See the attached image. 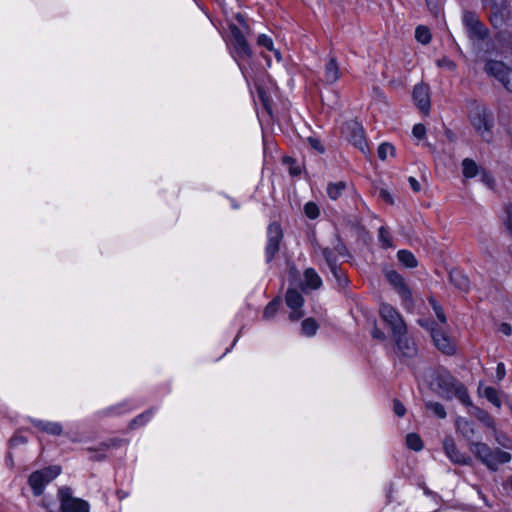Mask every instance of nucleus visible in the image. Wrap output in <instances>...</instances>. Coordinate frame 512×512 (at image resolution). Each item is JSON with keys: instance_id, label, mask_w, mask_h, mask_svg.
Wrapping results in <instances>:
<instances>
[{"instance_id": "28", "label": "nucleus", "mask_w": 512, "mask_h": 512, "mask_svg": "<svg viewBox=\"0 0 512 512\" xmlns=\"http://www.w3.org/2000/svg\"><path fill=\"white\" fill-rule=\"evenodd\" d=\"M318 324L313 318H306L301 324L302 334L308 337L314 336L318 330Z\"/></svg>"}, {"instance_id": "44", "label": "nucleus", "mask_w": 512, "mask_h": 512, "mask_svg": "<svg viewBox=\"0 0 512 512\" xmlns=\"http://www.w3.org/2000/svg\"><path fill=\"white\" fill-rule=\"evenodd\" d=\"M151 415H152V412L151 411H147L141 415H139L138 417H136L133 421H132V425L133 426H136V425H143L146 421H148L150 418H151Z\"/></svg>"}, {"instance_id": "61", "label": "nucleus", "mask_w": 512, "mask_h": 512, "mask_svg": "<svg viewBox=\"0 0 512 512\" xmlns=\"http://www.w3.org/2000/svg\"><path fill=\"white\" fill-rule=\"evenodd\" d=\"M298 173H299V171L296 169L291 170V174H293V175H297Z\"/></svg>"}, {"instance_id": "62", "label": "nucleus", "mask_w": 512, "mask_h": 512, "mask_svg": "<svg viewBox=\"0 0 512 512\" xmlns=\"http://www.w3.org/2000/svg\"><path fill=\"white\" fill-rule=\"evenodd\" d=\"M259 94H260L261 99L264 101L263 93L261 90H259Z\"/></svg>"}, {"instance_id": "16", "label": "nucleus", "mask_w": 512, "mask_h": 512, "mask_svg": "<svg viewBox=\"0 0 512 512\" xmlns=\"http://www.w3.org/2000/svg\"><path fill=\"white\" fill-rule=\"evenodd\" d=\"M341 76L339 64L335 57H330L324 67V82L327 84L336 83Z\"/></svg>"}, {"instance_id": "46", "label": "nucleus", "mask_w": 512, "mask_h": 512, "mask_svg": "<svg viewBox=\"0 0 512 512\" xmlns=\"http://www.w3.org/2000/svg\"><path fill=\"white\" fill-rule=\"evenodd\" d=\"M393 410L394 413L399 417L404 416L406 413L405 406L399 400H394Z\"/></svg>"}, {"instance_id": "58", "label": "nucleus", "mask_w": 512, "mask_h": 512, "mask_svg": "<svg viewBox=\"0 0 512 512\" xmlns=\"http://www.w3.org/2000/svg\"><path fill=\"white\" fill-rule=\"evenodd\" d=\"M426 1H427V5L430 7L431 10H434V11L438 10L437 5H433L432 0H426Z\"/></svg>"}, {"instance_id": "9", "label": "nucleus", "mask_w": 512, "mask_h": 512, "mask_svg": "<svg viewBox=\"0 0 512 512\" xmlns=\"http://www.w3.org/2000/svg\"><path fill=\"white\" fill-rule=\"evenodd\" d=\"M285 301L287 306L291 309L289 313V319L291 321H297L304 316L302 311L304 298L299 291L289 288L286 292Z\"/></svg>"}, {"instance_id": "53", "label": "nucleus", "mask_w": 512, "mask_h": 512, "mask_svg": "<svg viewBox=\"0 0 512 512\" xmlns=\"http://www.w3.org/2000/svg\"><path fill=\"white\" fill-rule=\"evenodd\" d=\"M504 213L506 214V224H512V204H508L504 207Z\"/></svg>"}, {"instance_id": "18", "label": "nucleus", "mask_w": 512, "mask_h": 512, "mask_svg": "<svg viewBox=\"0 0 512 512\" xmlns=\"http://www.w3.org/2000/svg\"><path fill=\"white\" fill-rule=\"evenodd\" d=\"M485 5L491 4L490 21L493 27L500 29L505 24L504 10L493 2V0H484Z\"/></svg>"}, {"instance_id": "24", "label": "nucleus", "mask_w": 512, "mask_h": 512, "mask_svg": "<svg viewBox=\"0 0 512 512\" xmlns=\"http://www.w3.org/2000/svg\"><path fill=\"white\" fill-rule=\"evenodd\" d=\"M462 173L465 178H473L480 173V168L474 160L465 158L462 161Z\"/></svg>"}, {"instance_id": "48", "label": "nucleus", "mask_w": 512, "mask_h": 512, "mask_svg": "<svg viewBox=\"0 0 512 512\" xmlns=\"http://www.w3.org/2000/svg\"><path fill=\"white\" fill-rule=\"evenodd\" d=\"M308 143L311 146V148L318 151L319 153L324 152V147L322 146V144L320 143V141L318 139L310 137V138H308Z\"/></svg>"}, {"instance_id": "19", "label": "nucleus", "mask_w": 512, "mask_h": 512, "mask_svg": "<svg viewBox=\"0 0 512 512\" xmlns=\"http://www.w3.org/2000/svg\"><path fill=\"white\" fill-rule=\"evenodd\" d=\"M33 425L39 430L53 435L60 436L63 433V427L58 422L44 421V420H32Z\"/></svg>"}, {"instance_id": "45", "label": "nucleus", "mask_w": 512, "mask_h": 512, "mask_svg": "<svg viewBox=\"0 0 512 512\" xmlns=\"http://www.w3.org/2000/svg\"><path fill=\"white\" fill-rule=\"evenodd\" d=\"M378 197H379V199H381L382 201H384L388 204H393V197L387 189H384V188L380 189L379 193H378Z\"/></svg>"}, {"instance_id": "3", "label": "nucleus", "mask_w": 512, "mask_h": 512, "mask_svg": "<svg viewBox=\"0 0 512 512\" xmlns=\"http://www.w3.org/2000/svg\"><path fill=\"white\" fill-rule=\"evenodd\" d=\"M61 472L60 466H50L33 472L29 477V484L35 495H40L46 484L55 479Z\"/></svg>"}, {"instance_id": "51", "label": "nucleus", "mask_w": 512, "mask_h": 512, "mask_svg": "<svg viewBox=\"0 0 512 512\" xmlns=\"http://www.w3.org/2000/svg\"><path fill=\"white\" fill-rule=\"evenodd\" d=\"M481 177H482V181L490 188L493 187L494 185V180L493 178L491 177V175H489L488 173H486L485 171H482L481 172Z\"/></svg>"}, {"instance_id": "12", "label": "nucleus", "mask_w": 512, "mask_h": 512, "mask_svg": "<svg viewBox=\"0 0 512 512\" xmlns=\"http://www.w3.org/2000/svg\"><path fill=\"white\" fill-rule=\"evenodd\" d=\"M431 336L437 348L445 354H453L455 346L443 329L431 327Z\"/></svg>"}, {"instance_id": "47", "label": "nucleus", "mask_w": 512, "mask_h": 512, "mask_svg": "<svg viewBox=\"0 0 512 512\" xmlns=\"http://www.w3.org/2000/svg\"><path fill=\"white\" fill-rule=\"evenodd\" d=\"M412 133H413L414 137H416L418 139H422L426 133V129H425L424 125L416 124L413 127Z\"/></svg>"}, {"instance_id": "38", "label": "nucleus", "mask_w": 512, "mask_h": 512, "mask_svg": "<svg viewBox=\"0 0 512 512\" xmlns=\"http://www.w3.org/2000/svg\"><path fill=\"white\" fill-rule=\"evenodd\" d=\"M257 44L268 51L274 50V43L271 37L266 34H260L257 38Z\"/></svg>"}, {"instance_id": "31", "label": "nucleus", "mask_w": 512, "mask_h": 512, "mask_svg": "<svg viewBox=\"0 0 512 512\" xmlns=\"http://www.w3.org/2000/svg\"><path fill=\"white\" fill-rule=\"evenodd\" d=\"M484 396L486 397V399L492 403L494 406H496L497 408H500L502 403H501V400L499 398V395H498V391L493 388V387H486L484 389Z\"/></svg>"}, {"instance_id": "37", "label": "nucleus", "mask_w": 512, "mask_h": 512, "mask_svg": "<svg viewBox=\"0 0 512 512\" xmlns=\"http://www.w3.org/2000/svg\"><path fill=\"white\" fill-rule=\"evenodd\" d=\"M426 408L432 411L437 417L444 419L446 417V411L444 406L439 402H427Z\"/></svg>"}, {"instance_id": "25", "label": "nucleus", "mask_w": 512, "mask_h": 512, "mask_svg": "<svg viewBox=\"0 0 512 512\" xmlns=\"http://www.w3.org/2000/svg\"><path fill=\"white\" fill-rule=\"evenodd\" d=\"M472 414L485 426L494 429L495 428V421L493 417L485 410L474 407Z\"/></svg>"}, {"instance_id": "54", "label": "nucleus", "mask_w": 512, "mask_h": 512, "mask_svg": "<svg viewBox=\"0 0 512 512\" xmlns=\"http://www.w3.org/2000/svg\"><path fill=\"white\" fill-rule=\"evenodd\" d=\"M372 336H373V338H376V339H379V340H384L385 339L384 332H382L377 327H374V329L372 330Z\"/></svg>"}, {"instance_id": "15", "label": "nucleus", "mask_w": 512, "mask_h": 512, "mask_svg": "<svg viewBox=\"0 0 512 512\" xmlns=\"http://www.w3.org/2000/svg\"><path fill=\"white\" fill-rule=\"evenodd\" d=\"M413 99L419 109L428 112L430 109L429 88L425 84H418L413 90Z\"/></svg>"}, {"instance_id": "7", "label": "nucleus", "mask_w": 512, "mask_h": 512, "mask_svg": "<svg viewBox=\"0 0 512 512\" xmlns=\"http://www.w3.org/2000/svg\"><path fill=\"white\" fill-rule=\"evenodd\" d=\"M61 500V512H88L89 505L86 501L72 497L71 489L64 487L59 490Z\"/></svg>"}, {"instance_id": "6", "label": "nucleus", "mask_w": 512, "mask_h": 512, "mask_svg": "<svg viewBox=\"0 0 512 512\" xmlns=\"http://www.w3.org/2000/svg\"><path fill=\"white\" fill-rule=\"evenodd\" d=\"M485 72L500 81L507 90H512V71L503 62L489 60L484 67Z\"/></svg>"}, {"instance_id": "50", "label": "nucleus", "mask_w": 512, "mask_h": 512, "mask_svg": "<svg viewBox=\"0 0 512 512\" xmlns=\"http://www.w3.org/2000/svg\"><path fill=\"white\" fill-rule=\"evenodd\" d=\"M408 182L414 192H419L421 190V185L415 177L410 176L408 178Z\"/></svg>"}, {"instance_id": "35", "label": "nucleus", "mask_w": 512, "mask_h": 512, "mask_svg": "<svg viewBox=\"0 0 512 512\" xmlns=\"http://www.w3.org/2000/svg\"><path fill=\"white\" fill-rule=\"evenodd\" d=\"M406 443H407V446L414 451H420L423 448V443H422L421 438L417 434H414V433L408 434L406 436Z\"/></svg>"}, {"instance_id": "55", "label": "nucleus", "mask_w": 512, "mask_h": 512, "mask_svg": "<svg viewBox=\"0 0 512 512\" xmlns=\"http://www.w3.org/2000/svg\"><path fill=\"white\" fill-rule=\"evenodd\" d=\"M500 331L505 335L509 336L512 332L511 326L507 323H502L500 325Z\"/></svg>"}, {"instance_id": "39", "label": "nucleus", "mask_w": 512, "mask_h": 512, "mask_svg": "<svg viewBox=\"0 0 512 512\" xmlns=\"http://www.w3.org/2000/svg\"><path fill=\"white\" fill-rule=\"evenodd\" d=\"M429 303L431 304L435 315L440 323L445 324L446 323V316L442 310V307L434 300L433 298L429 299Z\"/></svg>"}, {"instance_id": "29", "label": "nucleus", "mask_w": 512, "mask_h": 512, "mask_svg": "<svg viewBox=\"0 0 512 512\" xmlns=\"http://www.w3.org/2000/svg\"><path fill=\"white\" fill-rule=\"evenodd\" d=\"M322 255H323L328 267L330 268V271L333 274V276H337L338 266H337V260H336V257L334 256V254L330 250L325 248L322 250Z\"/></svg>"}, {"instance_id": "57", "label": "nucleus", "mask_w": 512, "mask_h": 512, "mask_svg": "<svg viewBox=\"0 0 512 512\" xmlns=\"http://www.w3.org/2000/svg\"><path fill=\"white\" fill-rule=\"evenodd\" d=\"M438 65L439 66L447 65L449 68H453L454 67V64L451 61H449V60L438 61Z\"/></svg>"}, {"instance_id": "5", "label": "nucleus", "mask_w": 512, "mask_h": 512, "mask_svg": "<svg viewBox=\"0 0 512 512\" xmlns=\"http://www.w3.org/2000/svg\"><path fill=\"white\" fill-rule=\"evenodd\" d=\"M379 312L382 319L390 326L393 336L406 334V325L401 315L391 305L382 304Z\"/></svg>"}, {"instance_id": "64", "label": "nucleus", "mask_w": 512, "mask_h": 512, "mask_svg": "<svg viewBox=\"0 0 512 512\" xmlns=\"http://www.w3.org/2000/svg\"><path fill=\"white\" fill-rule=\"evenodd\" d=\"M509 231L510 233H512V226H509Z\"/></svg>"}, {"instance_id": "26", "label": "nucleus", "mask_w": 512, "mask_h": 512, "mask_svg": "<svg viewBox=\"0 0 512 512\" xmlns=\"http://www.w3.org/2000/svg\"><path fill=\"white\" fill-rule=\"evenodd\" d=\"M397 258L407 268H415L418 265L417 259L408 250H399Z\"/></svg>"}, {"instance_id": "22", "label": "nucleus", "mask_w": 512, "mask_h": 512, "mask_svg": "<svg viewBox=\"0 0 512 512\" xmlns=\"http://www.w3.org/2000/svg\"><path fill=\"white\" fill-rule=\"evenodd\" d=\"M469 450L475 455L477 459H479L482 463L488 457V454L491 453L492 448H490L487 444L477 441H471L469 443Z\"/></svg>"}, {"instance_id": "4", "label": "nucleus", "mask_w": 512, "mask_h": 512, "mask_svg": "<svg viewBox=\"0 0 512 512\" xmlns=\"http://www.w3.org/2000/svg\"><path fill=\"white\" fill-rule=\"evenodd\" d=\"M231 45L234 57L237 61L252 57V50L248 45L243 32L236 25L230 26Z\"/></svg>"}, {"instance_id": "36", "label": "nucleus", "mask_w": 512, "mask_h": 512, "mask_svg": "<svg viewBox=\"0 0 512 512\" xmlns=\"http://www.w3.org/2000/svg\"><path fill=\"white\" fill-rule=\"evenodd\" d=\"M304 213L310 220H315L320 215V208L314 202H307L304 205Z\"/></svg>"}, {"instance_id": "63", "label": "nucleus", "mask_w": 512, "mask_h": 512, "mask_svg": "<svg viewBox=\"0 0 512 512\" xmlns=\"http://www.w3.org/2000/svg\"><path fill=\"white\" fill-rule=\"evenodd\" d=\"M16 441H18V439H17V438H14V439H12V440H11V442H12L13 444H14Z\"/></svg>"}, {"instance_id": "40", "label": "nucleus", "mask_w": 512, "mask_h": 512, "mask_svg": "<svg viewBox=\"0 0 512 512\" xmlns=\"http://www.w3.org/2000/svg\"><path fill=\"white\" fill-rule=\"evenodd\" d=\"M429 303L431 304L435 315L440 323L445 324L446 323V316L442 310V307L434 300L433 298L429 299Z\"/></svg>"}, {"instance_id": "43", "label": "nucleus", "mask_w": 512, "mask_h": 512, "mask_svg": "<svg viewBox=\"0 0 512 512\" xmlns=\"http://www.w3.org/2000/svg\"><path fill=\"white\" fill-rule=\"evenodd\" d=\"M279 250V243L273 242L272 240L268 241L267 247H266V253H267V260L270 261L273 256L278 252Z\"/></svg>"}, {"instance_id": "34", "label": "nucleus", "mask_w": 512, "mask_h": 512, "mask_svg": "<svg viewBox=\"0 0 512 512\" xmlns=\"http://www.w3.org/2000/svg\"><path fill=\"white\" fill-rule=\"evenodd\" d=\"M280 306V300L274 299L271 302L268 303V305L265 307L263 312V318L264 319H271L275 316Z\"/></svg>"}, {"instance_id": "59", "label": "nucleus", "mask_w": 512, "mask_h": 512, "mask_svg": "<svg viewBox=\"0 0 512 512\" xmlns=\"http://www.w3.org/2000/svg\"><path fill=\"white\" fill-rule=\"evenodd\" d=\"M105 458L104 454H96L95 456H92L93 460H102Z\"/></svg>"}, {"instance_id": "2", "label": "nucleus", "mask_w": 512, "mask_h": 512, "mask_svg": "<svg viewBox=\"0 0 512 512\" xmlns=\"http://www.w3.org/2000/svg\"><path fill=\"white\" fill-rule=\"evenodd\" d=\"M470 122L482 139L487 142L491 140L493 120L484 106L476 105L473 108L470 113Z\"/></svg>"}, {"instance_id": "1", "label": "nucleus", "mask_w": 512, "mask_h": 512, "mask_svg": "<svg viewBox=\"0 0 512 512\" xmlns=\"http://www.w3.org/2000/svg\"><path fill=\"white\" fill-rule=\"evenodd\" d=\"M435 384L441 397L450 400L457 398L462 404L471 406L472 402L465 386L453 377L448 371L437 373Z\"/></svg>"}, {"instance_id": "17", "label": "nucleus", "mask_w": 512, "mask_h": 512, "mask_svg": "<svg viewBox=\"0 0 512 512\" xmlns=\"http://www.w3.org/2000/svg\"><path fill=\"white\" fill-rule=\"evenodd\" d=\"M398 348V351L404 357H412L416 354L415 344L410 341L405 335H395L393 336Z\"/></svg>"}, {"instance_id": "52", "label": "nucleus", "mask_w": 512, "mask_h": 512, "mask_svg": "<svg viewBox=\"0 0 512 512\" xmlns=\"http://www.w3.org/2000/svg\"><path fill=\"white\" fill-rule=\"evenodd\" d=\"M496 375L499 380H502L506 375L505 365L501 362L497 364Z\"/></svg>"}, {"instance_id": "42", "label": "nucleus", "mask_w": 512, "mask_h": 512, "mask_svg": "<svg viewBox=\"0 0 512 512\" xmlns=\"http://www.w3.org/2000/svg\"><path fill=\"white\" fill-rule=\"evenodd\" d=\"M269 240L273 239V242H280L282 238V231L280 226H269L268 229Z\"/></svg>"}, {"instance_id": "13", "label": "nucleus", "mask_w": 512, "mask_h": 512, "mask_svg": "<svg viewBox=\"0 0 512 512\" xmlns=\"http://www.w3.org/2000/svg\"><path fill=\"white\" fill-rule=\"evenodd\" d=\"M444 451L447 457L456 464L469 465L471 464V458L465 456L458 451L452 438H446L443 443Z\"/></svg>"}, {"instance_id": "14", "label": "nucleus", "mask_w": 512, "mask_h": 512, "mask_svg": "<svg viewBox=\"0 0 512 512\" xmlns=\"http://www.w3.org/2000/svg\"><path fill=\"white\" fill-rule=\"evenodd\" d=\"M510 460V453L496 448L491 450V453L488 454V457L483 464H485L490 470L496 471L500 464L508 463Z\"/></svg>"}, {"instance_id": "11", "label": "nucleus", "mask_w": 512, "mask_h": 512, "mask_svg": "<svg viewBox=\"0 0 512 512\" xmlns=\"http://www.w3.org/2000/svg\"><path fill=\"white\" fill-rule=\"evenodd\" d=\"M346 129L348 138L352 142V144L356 148H358L363 154H367L369 152V148L366 142L362 126L358 122L352 121L348 123Z\"/></svg>"}, {"instance_id": "56", "label": "nucleus", "mask_w": 512, "mask_h": 512, "mask_svg": "<svg viewBox=\"0 0 512 512\" xmlns=\"http://www.w3.org/2000/svg\"><path fill=\"white\" fill-rule=\"evenodd\" d=\"M270 52H272V53H273V55H274V57H275V59H276V61H277V62H280V61L282 60L281 53H280V51H279L278 49H276V48L274 47V50H271Z\"/></svg>"}, {"instance_id": "32", "label": "nucleus", "mask_w": 512, "mask_h": 512, "mask_svg": "<svg viewBox=\"0 0 512 512\" xmlns=\"http://www.w3.org/2000/svg\"><path fill=\"white\" fill-rule=\"evenodd\" d=\"M415 38L422 44H428L431 40L430 30L426 26H418L415 30Z\"/></svg>"}, {"instance_id": "60", "label": "nucleus", "mask_w": 512, "mask_h": 512, "mask_svg": "<svg viewBox=\"0 0 512 512\" xmlns=\"http://www.w3.org/2000/svg\"><path fill=\"white\" fill-rule=\"evenodd\" d=\"M262 56L266 59L268 66H270V58H268L265 54H262Z\"/></svg>"}, {"instance_id": "8", "label": "nucleus", "mask_w": 512, "mask_h": 512, "mask_svg": "<svg viewBox=\"0 0 512 512\" xmlns=\"http://www.w3.org/2000/svg\"><path fill=\"white\" fill-rule=\"evenodd\" d=\"M463 23L471 39L483 40L487 37V28L480 22L475 13L470 11L464 12Z\"/></svg>"}, {"instance_id": "23", "label": "nucleus", "mask_w": 512, "mask_h": 512, "mask_svg": "<svg viewBox=\"0 0 512 512\" xmlns=\"http://www.w3.org/2000/svg\"><path fill=\"white\" fill-rule=\"evenodd\" d=\"M451 283L461 291H467L470 286L468 277L460 270H452L450 272Z\"/></svg>"}, {"instance_id": "10", "label": "nucleus", "mask_w": 512, "mask_h": 512, "mask_svg": "<svg viewBox=\"0 0 512 512\" xmlns=\"http://www.w3.org/2000/svg\"><path fill=\"white\" fill-rule=\"evenodd\" d=\"M385 275L389 283L394 287V289L402 298V301L405 304L410 305L412 295L404 281V278L395 270H388Z\"/></svg>"}, {"instance_id": "21", "label": "nucleus", "mask_w": 512, "mask_h": 512, "mask_svg": "<svg viewBox=\"0 0 512 512\" xmlns=\"http://www.w3.org/2000/svg\"><path fill=\"white\" fill-rule=\"evenodd\" d=\"M322 285V280L313 268H308L304 272L303 289H318Z\"/></svg>"}, {"instance_id": "49", "label": "nucleus", "mask_w": 512, "mask_h": 512, "mask_svg": "<svg viewBox=\"0 0 512 512\" xmlns=\"http://www.w3.org/2000/svg\"><path fill=\"white\" fill-rule=\"evenodd\" d=\"M335 279L337 280V282L339 283L340 286H346L347 283H348V280L347 278L345 277L344 273L342 272V270L338 267V273H337V276H334Z\"/></svg>"}, {"instance_id": "41", "label": "nucleus", "mask_w": 512, "mask_h": 512, "mask_svg": "<svg viewBox=\"0 0 512 512\" xmlns=\"http://www.w3.org/2000/svg\"><path fill=\"white\" fill-rule=\"evenodd\" d=\"M379 237L383 243V246L388 248L392 246V240L388 229L385 226H381L379 229Z\"/></svg>"}, {"instance_id": "27", "label": "nucleus", "mask_w": 512, "mask_h": 512, "mask_svg": "<svg viewBox=\"0 0 512 512\" xmlns=\"http://www.w3.org/2000/svg\"><path fill=\"white\" fill-rule=\"evenodd\" d=\"M346 186V183L343 181L329 183L327 186V194L329 198L332 200H337L346 189Z\"/></svg>"}, {"instance_id": "30", "label": "nucleus", "mask_w": 512, "mask_h": 512, "mask_svg": "<svg viewBox=\"0 0 512 512\" xmlns=\"http://www.w3.org/2000/svg\"><path fill=\"white\" fill-rule=\"evenodd\" d=\"M377 153L378 157L385 161L389 156L393 157L395 155V147L392 144L385 142L378 147Z\"/></svg>"}, {"instance_id": "33", "label": "nucleus", "mask_w": 512, "mask_h": 512, "mask_svg": "<svg viewBox=\"0 0 512 512\" xmlns=\"http://www.w3.org/2000/svg\"><path fill=\"white\" fill-rule=\"evenodd\" d=\"M124 444V440H121V439H110L106 442H103L100 444L99 448L94 450L92 448H88V451L92 452V451H97V452H103V451H106L110 448H117V447H120Z\"/></svg>"}, {"instance_id": "20", "label": "nucleus", "mask_w": 512, "mask_h": 512, "mask_svg": "<svg viewBox=\"0 0 512 512\" xmlns=\"http://www.w3.org/2000/svg\"><path fill=\"white\" fill-rule=\"evenodd\" d=\"M456 429L469 443L472 441L475 435V428L471 421L463 417H458L456 420Z\"/></svg>"}]
</instances>
